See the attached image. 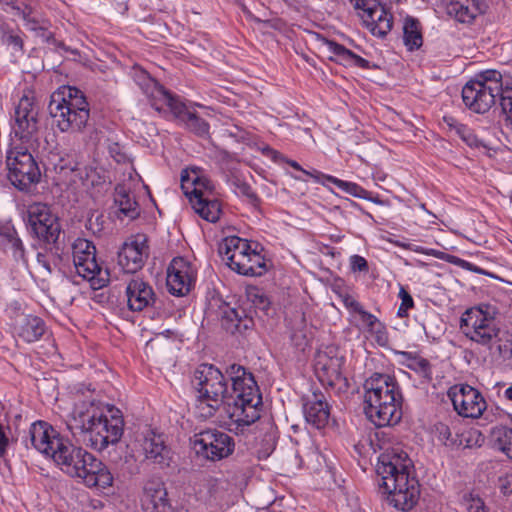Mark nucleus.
<instances>
[{
	"mask_svg": "<svg viewBox=\"0 0 512 512\" xmlns=\"http://www.w3.org/2000/svg\"><path fill=\"white\" fill-rule=\"evenodd\" d=\"M231 391L223 373L212 364H201L194 372L199 417L208 419L217 413L236 434L242 433L260 418L262 397L253 375L243 366L233 364L227 370Z\"/></svg>",
	"mask_w": 512,
	"mask_h": 512,
	"instance_id": "1",
	"label": "nucleus"
},
{
	"mask_svg": "<svg viewBox=\"0 0 512 512\" xmlns=\"http://www.w3.org/2000/svg\"><path fill=\"white\" fill-rule=\"evenodd\" d=\"M123 427L122 413L118 408L94 401L75 404L68 422V428L74 435L84 434V441L100 452L121 439Z\"/></svg>",
	"mask_w": 512,
	"mask_h": 512,
	"instance_id": "2",
	"label": "nucleus"
},
{
	"mask_svg": "<svg viewBox=\"0 0 512 512\" xmlns=\"http://www.w3.org/2000/svg\"><path fill=\"white\" fill-rule=\"evenodd\" d=\"M411 468L408 454L397 449L381 454L376 465L380 492L391 506L401 511L412 509L420 495L417 479L410 476Z\"/></svg>",
	"mask_w": 512,
	"mask_h": 512,
	"instance_id": "3",
	"label": "nucleus"
},
{
	"mask_svg": "<svg viewBox=\"0 0 512 512\" xmlns=\"http://www.w3.org/2000/svg\"><path fill=\"white\" fill-rule=\"evenodd\" d=\"M364 412L378 427L397 424L402 417V394L396 379L374 373L364 383Z\"/></svg>",
	"mask_w": 512,
	"mask_h": 512,
	"instance_id": "4",
	"label": "nucleus"
},
{
	"mask_svg": "<svg viewBox=\"0 0 512 512\" xmlns=\"http://www.w3.org/2000/svg\"><path fill=\"white\" fill-rule=\"evenodd\" d=\"M62 472L78 479L87 487L106 488L112 485L113 476L107 466L81 447L64 440L51 458Z\"/></svg>",
	"mask_w": 512,
	"mask_h": 512,
	"instance_id": "5",
	"label": "nucleus"
},
{
	"mask_svg": "<svg viewBox=\"0 0 512 512\" xmlns=\"http://www.w3.org/2000/svg\"><path fill=\"white\" fill-rule=\"evenodd\" d=\"M49 111L62 132L82 131L90 117L83 92L73 86H62L52 94Z\"/></svg>",
	"mask_w": 512,
	"mask_h": 512,
	"instance_id": "6",
	"label": "nucleus"
},
{
	"mask_svg": "<svg viewBox=\"0 0 512 512\" xmlns=\"http://www.w3.org/2000/svg\"><path fill=\"white\" fill-rule=\"evenodd\" d=\"M496 316L497 309L492 305L480 304L471 307L460 318V330L471 341L490 348L502 341Z\"/></svg>",
	"mask_w": 512,
	"mask_h": 512,
	"instance_id": "7",
	"label": "nucleus"
},
{
	"mask_svg": "<svg viewBox=\"0 0 512 512\" xmlns=\"http://www.w3.org/2000/svg\"><path fill=\"white\" fill-rule=\"evenodd\" d=\"M503 85L501 72L496 69L485 70L463 86L462 101L470 111L485 114L494 106Z\"/></svg>",
	"mask_w": 512,
	"mask_h": 512,
	"instance_id": "8",
	"label": "nucleus"
},
{
	"mask_svg": "<svg viewBox=\"0 0 512 512\" xmlns=\"http://www.w3.org/2000/svg\"><path fill=\"white\" fill-rule=\"evenodd\" d=\"M12 124V142L25 144L33 151H46L48 142L43 138L40 123L39 109L33 97L23 95L14 110Z\"/></svg>",
	"mask_w": 512,
	"mask_h": 512,
	"instance_id": "9",
	"label": "nucleus"
},
{
	"mask_svg": "<svg viewBox=\"0 0 512 512\" xmlns=\"http://www.w3.org/2000/svg\"><path fill=\"white\" fill-rule=\"evenodd\" d=\"M13 147L7 152V177L11 184L21 191L29 190L39 181L41 173L36 163L45 151H33L25 144L12 142Z\"/></svg>",
	"mask_w": 512,
	"mask_h": 512,
	"instance_id": "10",
	"label": "nucleus"
},
{
	"mask_svg": "<svg viewBox=\"0 0 512 512\" xmlns=\"http://www.w3.org/2000/svg\"><path fill=\"white\" fill-rule=\"evenodd\" d=\"M76 273L90 282L93 289H100L109 282V272L102 269L96 259V248L91 241L78 238L72 245Z\"/></svg>",
	"mask_w": 512,
	"mask_h": 512,
	"instance_id": "11",
	"label": "nucleus"
},
{
	"mask_svg": "<svg viewBox=\"0 0 512 512\" xmlns=\"http://www.w3.org/2000/svg\"><path fill=\"white\" fill-rule=\"evenodd\" d=\"M345 357L336 346L329 345L317 351L314 359V370L318 380L329 387L347 388L348 380L342 368Z\"/></svg>",
	"mask_w": 512,
	"mask_h": 512,
	"instance_id": "12",
	"label": "nucleus"
},
{
	"mask_svg": "<svg viewBox=\"0 0 512 512\" xmlns=\"http://www.w3.org/2000/svg\"><path fill=\"white\" fill-rule=\"evenodd\" d=\"M133 70L136 84L147 95L152 107L157 111L168 108L174 115H179L185 111V104L180 98L166 90L141 66H133Z\"/></svg>",
	"mask_w": 512,
	"mask_h": 512,
	"instance_id": "13",
	"label": "nucleus"
},
{
	"mask_svg": "<svg viewBox=\"0 0 512 512\" xmlns=\"http://www.w3.org/2000/svg\"><path fill=\"white\" fill-rule=\"evenodd\" d=\"M235 448L234 439L225 432L209 429L194 435L193 449L208 460L219 461L230 456Z\"/></svg>",
	"mask_w": 512,
	"mask_h": 512,
	"instance_id": "14",
	"label": "nucleus"
},
{
	"mask_svg": "<svg viewBox=\"0 0 512 512\" xmlns=\"http://www.w3.org/2000/svg\"><path fill=\"white\" fill-rule=\"evenodd\" d=\"M27 220L32 232L46 243H55L61 227L58 218L44 203H33L27 207Z\"/></svg>",
	"mask_w": 512,
	"mask_h": 512,
	"instance_id": "15",
	"label": "nucleus"
},
{
	"mask_svg": "<svg viewBox=\"0 0 512 512\" xmlns=\"http://www.w3.org/2000/svg\"><path fill=\"white\" fill-rule=\"evenodd\" d=\"M448 396L458 415L465 418H479L486 409V401L482 394L467 384L451 387Z\"/></svg>",
	"mask_w": 512,
	"mask_h": 512,
	"instance_id": "16",
	"label": "nucleus"
},
{
	"mask_svg": "<svg viewBox=\"0 0 512 512\" xmlns=\"http://www.w3.org/2000/svg\"><path fill=\"white\" fill-rule=\"evenodd\" d=\"M196 277L197 270L191 262L183 257H175L167 268V289L172 295L185 296L194 286Z\"/></svg>",
	"mask_w": 512,
	"mask_h": 512,
	"instance_id": "17",
	"label": "nucleus"
},
{
	"mask_svg": "<svg viewBox=\"0 0 512 512\" xmlns=\"http://www.w3.org/2000/svg\"><path fill=\"white\" fill-rule=\"evenodd\" d=\"M149 256L148 238L145 234L132 235L118 253V264L126 273H136Z\"/></svg>",
	"mask_w": 512,
	"mask_h": 512,
	"instance_id": "18",
	"label": "nucleus"
},
{
	"mask_svg": "<svg viewBox=\"0 0 512 512\" xmlns=\"http://www.w3.org/2000/svg\"><path fill=\"white\" fill-rule=\"evenodd\" d=\"M31 445L41 454L52 458L57 447L64 442L59 432L45 421H36L29 429Z\"/></svg>",
	"mask_w": 512,
	"mask_h": 512,
	"instance_id": "19",
	"label": "nucleus"
},
{
	"mask_svg": "<svg viewBox=\"0 0 512 512\" xmlns=\"http://www.w3.org/2000/svg\"><path fill=\"white\" fill-rule=\"evenodd\" d=\"M303 414L307 424L316 429L325 428L330 421V406L321 391H313L302 398Z\"/></svg>",
	"mask_w": 512,
	"mask_h": 512,
	"instance_id": "20",
	"label": "nucleus"
},
{
	"mask_svg": "<svg viewBox=\"0 0 512 512\" xmlns=\"http://www.w3.org/2000/svg\"><path fill=\"white\" fill-rule=\"evenodd\" d=\"M181 188L190 203L217 194L212 181L199 168L187 169L181 173Z\"/></svg>",
	"mask_w": 512,
	"mask_h": 512,
	"instance_id": "21",
	"label": "nucleus"
},
{
	"mask_svg": "<svg viewBox=\"0 0 512 512\" xmlns=\"http://www.w3.org/2000/svg\"><path fill=\"white\" fill-rule=\"evenodd\" d=\"M141 503L146 512H173L165 484L160 478H151L144 483Z\"/></svg>",
	"mask_w": 512,
	"mask_h": 512,
	"instance_id": "22",
	"label": "nucleus"
},
{
	"mask_svg": "<svg viewBox=\"0 0 512 512\" xmlns=\"http://www.w3.org/2000/svg\"><path fill=\"white\" fill-rule=\"evenodd\" d=\"M251 250L249 242L238 236H229L219 245V253L227 265L240 274L245 266L246 258Z\"/></svg>",
	"mask_w": 512,
	"mask_h": 512,
	"instance_id": "23",
	"label": "nucleus"
},
{
	"mask_svg": "<svg viewBox=\"0 0 512 512\" xmlns=\"http://www.w3.org/2000/svg\"><path fill=\"white\" fill-rule=\"evenodd\" d=\"M145 458L160 468L169 467L173 460V453L165 444L164 436L155 431H148L142 442Z\"/></svg>",
	"mask_w": 512,
	"mask_h": 512,
	"instance_id": "24",
	"label": "nucleus"
},
{
	"mask_svg": "<svg viewBox=\"0 0 512 512\" xmlns=\"http://www.w3.org/2000/svg\"><path fill=\"white\" fill-rule=\"evenodd\" d=\"M16 341L31 344L39 341L47 333L44 320L38 316L27 314L19 316L12 327Z\"/></svg>",
	"mask_w": 512,
	"mask_h": 512,
	"instance_id": "25",
	"label": "nucleus"
},
{
	"mask_svg": "<svg viewBox=\"0 0 512 512\" xmlns=\"http://www.w3.org/2000/svg\"><path fill=\"white\" fill-rule=\"evenodd\" d=\"M127 305L132 311H142L155 302V293L151 285L142 278H132L126 287Z\"/></svg>",
	"mask_w": 512,
	"mask_h": 512,
	"instance_id": "26",
	"label": "nucleus"
},
{
	"mask_svg": "<svg viewBox=\"0 0 512 512\" xmlns=\"http://www.w3.org/2000/svg\"><path fill=\"white\" fill-rule=\"evenodd\" d=\"M484 0H451L446 6L447 14L457 22L470 24L477 16L485 13Z\"/></svg>",
	"mask_w": 512,
	"mask_h": 512,
	"instance_id": "27",
	"label": "nucleus"
},
{
	"mask_svg": "<svg viewBox=\"0 0 512 512\" xmlns=\"http://www.w3.org/2000/svg\"><path fill=\"white\" fill-rule=\"evenodd\" d=\"M361 17L365 26L379 38H384L392 29L393 16L379 3L373 2L372 8H368Z\"/></svg>",
	"mask_w": 512,
	"mask_h": 512,
	"instance_id": "28",
	"label": "nucleus"
},
{
	"mask_svg": "<svg viewBox=\"0 0 512 512\" xmlns=\"http://www.w3.org/2000/svg\"><path fill=\"white\" fill-rule=\"evenodd\" d=\"M351 321L359 330H363L373 336L378 344L384 345L388 341L385 325L364 308Z\"/></svg>",
	"mask_w": 512,
	"mask_h": 512,
	"instance_id": "29",
	"label": "nucleus"
},
{
	"mask_svg": "<svg viewBox=\"0 0 512 512\" xmlns=\"http://www.w3.org/2000/svg\"><path fill=\"white\" fill-rule=\"evenodd\" d=\"M114 203L118 207L120 214L130 220H134L140 215L139 204L136 202L130 188L124 184H118L115 187Z\"/></svg>",
	"mask_w": 512,
	"mask_h": 512,
	"instance_id": "30",
	"label": "nucleus"
},
{
	"mask_svg": "<svg viewBox=\"0 0 512 512\" xmlns=\"http://www.w3.org/2000/svg\"><path fill=\"white\" fill-rule=\"evenodd\" d=\"M193 210L202 219L216 223L222 214V205L216 195L194 200L190 203Z\"/></svg>",
	"mask_w": 512,
	"mask_h": 512,
	"instance_id": "31",
	"label": "nucleus"
},
{
	"mask_svg": "<svg viewBox=\"0 0 512 512\" xmlns=\"http://www.w3.org/2000/svg\"><path fill=\"white\" fill-rule=\"evenodd\" d=\"M0 248L10 251L16 260H24V247L14 227L0 226Z\"/></svg>",
	"mask_w": 512,
	"mask_h": 512,
	"instance_id": "32",
	"label": "nucleus"
},
{
	"mask_svg": "<svg viewBox=\"0 0 512 512\" xmlns=\"http://www.w3.org/2000/svg\"><path fill=\"white\" fill-rule=\"evenodd\" d=\"M403 41L408 50L412 51L422 46L423 38L420 22L412 17H407L403 24Z\"/></svg>",
	"mask_w": 512,
	"mask_h": 512,
	"instance_id": "33",
	"label": "nucleus"
},
{
	"mask_svg": "<svg viewBox=\"0 0 512 512\" xmlns=\"http://www.w3.org/2000/svg\"><path fill=\"white\" fill-rule=\"evenodd\" d=\"M326 46L330 55L328 59L337 64H341V61L350 62L353 64H368V62L360 56L354 54L352 51L346 49L344 46L333 42L327 41Z\"/></svg>",
	"mask_w": 512,
	"mask_h": 512,
	"instance_id": "34",
	"label": "nucleus"
},
{
	"mask_svg": "<svg viewBox=\"0 0 512 512\" xmlns=\"http://www.w3.org/2000/svg\"><path fill=\"white\" fill-rule=\"evenodd\" d=\"M326 181L334 184L342 191H344L354 197L366 199V200H369V201H372L375 203L379 202L378 200L373 199L371 197V193L369 191L362 188L361 186H359L356 183L344 181V180L338 179L334 176H326Z\"/></svg>",
	"mask_w": 512,
	"mask_h": 512,
	"instance_id": "35",
	"label": "nucleus"
},
{
	"mask_svg": "<svg viewBox=\"0 0 512 512\" xmlns=\"http://www.w3.org/2000/svg\"><path fill=\"white\" fill-rule=\"evenodd\" d=\"M266 271L265 258L259 252L251 249L240 274L245 276H261Z\"/></svg>",
	"mask_w": 512,
	"mask_h": 512,
	"instance_id": "36",
	"label": "nucleus"
},
{
	"mask_svg": "<svg viewBox=\"0 0 512 512\" xmlns=\"http://www.w3.org/2000/svg\"><path fill=\"white\" fill-rule=\"evenodd\" d=\"M246 298L252 307L267 314L271 301L262 288L257 286H248L246 288Z\"/></svg>",
	"mask_w": 512,
	"mask_h": 512,
	"instance_id": "37",
	"label": "nucleus"
},
{
	"mask_svg": "<svg viewBox=\"0 0 512 512\" xmlns=\"http://www.w3.org/2000/svg\"><path fill=\"white\" fill-rule=\"evenodd\" d=\"M228 181L235 188V193L245 197L250 204L257 206L260 203V199L252 187L239 176L233 174Z\"/></svg>",
	"mask_w": 512,
	"mask_h": 512,
	"instance_id": "38",
	"label": "nucleus"
},
{
	"mask_svg": "<svg viewBox=\"0 0 512 512\" xmlns=\"http://www.w3.org/2000/svg\"><path fill=\"white\" fill-rule=\"evenodd\" d=\"M177 117H183V119L186 120L187 127L193 131L195 134L199 136H205L209 132V125L208 123L198 117L196 114L191 113L187 110V107L185 106V111L179 115H176Z\"/></svg>",
	"mask_w": 512,
	"mask_h": 512,
	"instance_id": "39",
	"label": "nucleus"
},
{
	"mask_svg": "<svg viewBox=\"0 0 512 512\" xmlns=\"http://www.w3.org/2000/svg\"><path fill=\"white\" fill-rule=\"evenodd\" d=\"M499 97L502 114L505 117V125L512 130V86L504 83Z\"/></svg>",
	"mask_w": 512,
	"mask_h": 512,
	"instance_id": "40",
	"label": "nucleus"
},
{
	"mask_svg": "<svg viewBox=\"0 0 512 512\" xmlns=\"http://www.w3.org/2000/svg\"><path fill=\"white\" fill-rule=\"evenodd\" d=\"M408 369L414 371L426 381L432 380V367L425 358L419 356L412 364H408Z\"/></svg>",
	"mask_w": 512,
	"mask_h": 512,
	"instance_id": "41",
	"label": "nucleus"
},
{
	"mask_svg": "<svg viewBox=\"0 0 512 512\" xmlns=\"http://www.w3.org/2000/svg\"><path fill=\"white\" fill-rule=\"evenodd\" d=\"M5 3L11 6V8L16 11V14L23 19H28V16L34 11L31 0H5Z\"/></svg>",
	"mask_w": 512,
	"mask_h": 512,
	"instance_id": "42",
	"label": "nucleus"
},
{
	"mask_svg": "<svg viewBox=\"0 0 512 512\" xmlns=\"http://www.w3.org/2000/svg\"><path fill=\"white\" fill-rule=\"evenodd\" d=\"M497 434V441L501 451L512 459V428H501Z\"/></svg>",
	"mask_w": 512,
	"mask_h": 512,
	"instance_id": "43",
	"label": "nucleus"
},
{
	"mask_svg": "<svg viewBox=\"0 0 512 512\" xmlns=\"http://www.w3.org/2000/svg\"><path fill=\"white\" fill-rule=\"evenodd\" d=\"M435 437L445 446H453L456 443V439L453 437L449 426L444 423H437L435 425Z\"/></svg>",
	"mask_w": 512,
	"mask_h": 512,
	"instance_id": "44",
	"label": "nucleus"
},
{
	"mask_svg": "<svg viewBox=\"0 0 512 512\" xmlns=\"http://www.w3.org/2000/svg\"><path fill=\"white\" fill-rule=\"evenodd\" d=\"M461 139L470 147H486L482 140H480L472 129H470L468 126L463 125L458 127V133H457Z\"/></svg>",
	"mask_w": 512,
	"mask_h": 512,
	"instance_id": "45",
	"label": "nucleus"
},
{
	"mask_svg": "<svg viewBox=\"0 0 512 512\" xmlns=\"http://www.w3.org/2000/svg\"><path fill=\"white\" fill-rule=\"evenodd\" d=\"M342 302L346 309L349 310L351 317L353 318L358 314L364 307L351 295H342Z\"/></svg>",
	"mask_w": 512,
	"mask_h": 512,
	"instance_id": "46",
	"label": "nucleus"
},
{
	"mask_svg": "<svg viewBox=\"0 0 512 512\" xmlns=\"http://www.w3.org/2000/svg\"><path fill=\"white\" fill-rule=\"evenodd\" d=\"M399 246L405 248V249H409L413 252H416V253H421V254H425V255H430V256H434L438 259H444V253L441 252V251H438V250H435V249H426L422 246H418V245H411V244H399Z\"/></svg>",
	"mask_w": 512,
	"mask_h": 512,
	"instance_id": "47",
	"label": "nucleus"
},
{
	"mask_svg": "<svg viewBox=\"0 0 512 512\" xmlns=\"http://www.w3.org/2000/svg\"><path fill=\"white\" fill-rule=\"evenodd\" d=\"M468 512H489L484 501L479 497H470L466 502Z\"/></svg>",
	"mask_w": 512,
	"mask_h": 512,
	"instance_id": "48",
	"label": "nucleus"
},
{
	"mask_svg": "<svg viewBox=\"0 0 512 512\" xmlns=\"http://www.w3.org/2000/svg\"><path fill=\"white\" fill-rule=\"evenodd\" d=\"M350 265L353 271L366 272L368 271V263L366 259L360 255H353L350 257Z\"/></svg>",
	"mask_w": 512,
	"mask_h": 512,
	"instance_id": "49",
	"label": "nucleus"
},
{
	"mask_svg": "<svg viewBox=\"0 0 512 512\" xmlns=\"http://www.w3.org/2000/svg\"><path fill=\"white\" fill-rule=\"evenodd\" d=\"M244 311H238L236 309H229L225 312V319L229 322H231V327H227V329H230L232 332L235 331V324H238L239 320L243 319Z\"/></svg>",
	"mask_w": 512,
	"mask_h": 512,
	"instance_id": "50",
	"label": "nucleus"
},
{
	"mask_svg": "<svg viewBox=\"0 0 512 512\" xmlns=\"http://www.w3.org/2000/svg\"><path fill=\"white\" fill-rule=\"evenodd\" d=\"M10 439L6 433L5 427L0 424V458L5 457L10 446Z\"/></svg>",
	"mask_w": 512,
	"mask_h": 512,
	"instance_id": "51",
	"label": "nucleus"
},
{
	"mask_svg": "<svg viewBox=\"0 0 512 512\" xmlns=\"http://www.w3.org/2000/svg\"><path fill=\"white\" fill-rule=\"evenodd\" d=\"M108 151L111 157L118 163L125 159V154L122 152V148L118 143L109 144Z\"/></svg>",
	"mask_w": 512,
	"mask_h": 512,
	"instance_id": "52",
	"label": "nucleus"
},
{
	"mask_svg": "<svg viewBox=\"0 0 512 512\" xmlns=\"http://www.w3.org/2000/svg\"><path fill=\"white\" fill-rule=\"evenodd\" d=\"M399 298L401 299V306L411 309L414 306V300L409 292L403 287H400Z\"/></svg>",
	"mask_w": 512,
	"mask_h": 512,
	"instance_id": "53",
	"label": "nucleus"
},
{
	"mask_svg": "<svg viewBox=\"0 0 512 512\" xmlns=\"http://www.w3.org/2000/svg\"><path fill=\"white\" fill-rule=\"evenodd\" d=\"M498 351L503 358H510L512 356V339H507L504 343H499Z\"/></svg>",
	"mask_w": 512,
	"mask_h": 512,
	"instance_id": "54",
	"label": "nucleus"
},
{
	"mask_svg": "<svg viewBox=\"0 0 512 512\" xmlns=\"http://www.w3.org/2000/svg\"><path fill=\"white\" fill-rule=\"evenodd\" d=\"M253 327V320L251 317L244 315L242 320L238 321V324H235V331L243 332L249 330Z\"/></svg>",
	"mask_w": 512,
	"mask_h": 512,
	"instance_id": "55",
	"label": "nucleus"
},
{
	"mask_svg": "<svg viewBox=\"0 0 512 512\" xmlns=\"http://www.w3.org/2000/svg\"><path fill=\"white\" fill-rule=\"evenodd\" d=\"M4 41L8 44L13 46L17 50L22 49L23 41L20 36L14 35V34H7L4 37Z\"/></svg>",
	"mask_w": 512,
	"mask_h": 512,
	"instance_id": "56",
	"label": "nucleus"
},
{
	"mask_svg": "<svg viewBox=\"0 0 512 512\" xmlns=\"http://www.w3.org/2000/svg\"><path fill=\"white\" fill-rule=\"evenodd\" d=\"M373 2H376V1L375 0H351V3L354 5V8L363 10V13H367V9L372 8Z\"/></svg>",
	"mask_w": 512,
	"mask_h": 512,
	"instance_id": "57",
	"label": "nucleus"
},
{
	"mask_svg": "<svg viewBox=\"0 0 512 512\" xmlns=\"http://www.w3.org/2000/svg\"><path fill=\"white\" fill-rule=\"evenodd\" d=\"M443 123L446 124L450 129L455 130L458 133V127L464 124L460 123L455 117L446 115L443 117Z\"/></svg>",
	"mask_w": 512,
	"mask_h": 512,
	"instance_id": "58",
	"label": "nucleus"
},
{
	"mask_svg": "<svg viewBox=\"0 0 512 512\" xmlns=\"http://www.w3.org/2000/svg\"><path fill=\"white\" fill-rule=\"evenodd\" d=\"M302 173H303L304 175H306V176H308V177H310V178L314 179V180H315L316 182H318V183H323V181H322V180H323V179H325V180H326V176H327V175L323 174L322 172L317 171V170H315V169H314V170H311V171H309V170H305V169H304V170H302Z\"/></svg>",
	"mask_w": 512,
	"mask_h": 512,
	"instance_id": "59",
	"label": "nucleus"
},
{
	"mask_svg": "<svg viewBox=\"0 0 512 512\" xmlns=\"http://www.w3.org/2000/svg\"><path fill=\"white\" fill-rule=\"evenodd\" d=\"M403 360L401 363L408 368V364H412L419 356L410 352H400L399 353Z\"/></svg>",
	"mask_w": 512,
	"mask_h": 512,
	"instance_id": "60",
	"label": "nucleus"
},
{
	"mask_svg": "<svg viewBox=\"0 0 512 512\" xmlns=\"http://www.w3.org/2000/svg\"><path fill=\"white\" fill-rule=\"evenodd\" d=\"M25 21V25L31 29V30H34L36 31L37 29H40L42 28L40 26V22L39 20H37L36 18L32 17L31 15L28 16V19H23Z\"/></svg>",
	"mask_w": 512,
	"mask_h": 512,
	"instance_id": "61",
	"label": "nucleus"
},
{
	"mask_svg": "<svg viewBox=\"0 0 512 512\" xmlns=\"http://www.w3.org/2000/svg\"><path fill=\"white\" fill-rule=\"evenodd\" d=\"M408 310H409V308L403 307V306L400 305L399 308H398V311H397V315L399 317H401V318L407 317L408 316Z\"/></svg>",
	"mask_w": 512,
	"mask_h": 512,
	"instance_id": "62",
	"label": "nucleus"
},
{
	"mask_svg": "<svg viewBox=\"0 0 512 512\" xmlns=\"http://www.w3.org/2000/svg\"><path fill=\"white\" fill-rule=\"evenodd\" d=\"M292 168L298 170V171H301L304 170L298 162L294 161V160H287L286 161Z\"/></svg>",
	"mask_w": 512,
	"mask_h": 512,
	"instance_id": "63",
	"label": "nucleus"
},
{
	"mask_svg": "<svg viewBox=\"0 0 512 512\" xmlns=\"http://www.w3.org/2000/svg\"><path fill=\"white\" fill-rule=\"evenodd\" d=\"M504 397L507 400L512 401V384L504 391Z\"/></svg>",
	"mask_w": 512,
	"mask_h": 512,
	"instance_id": "64",
	"label": "nucleus"
}]
</instances>
